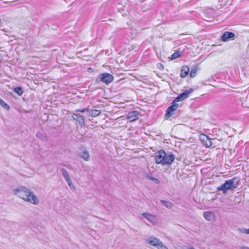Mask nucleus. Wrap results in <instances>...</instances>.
Returning a JSON list of instances; mask_svg holds the SVG:
<instances>
[{
    "label": "nucleus",
    "instance_id": "obj_1",
    "mask_svg": "<svg viewBox=\"0 0 249 249\" xmlns=\"http://www.w3.org/2000/svg\"><path fill=\"white\" fill-rule=\"evenodd\" d=\"M13 192L15 195L18 196L26 201L35 205H37L39 203L37 196L34 194L32 191L26 187H19L14 189Z\"/></svg>",
    "mask_w": 249,
    "mask_h": 249
},
{
    "label": "nucleus",
    "instance_id": "obj_2",
    "mask_svg": "<svg viewBox=\"0 0 249 249\" xmlns=\"http://www.w3.org/2000/svg\"><path fill=\"white\" fill-rule=\"evenodd\" d=\"M155 162L162 165H170L175 159V156L172 154L166 153L164 150H160L155 153Z\"/></svg>",
    "mask_w": 249,
    "mask_h": 249
},
{
    "label": "nucleus",
    "instance_id": "obj_3",
    "mask_svg": "<svg viewBox=\"0 0 249 249\" xmlns=\"http://www.w3.org/2000/svg\"><path fill=\"white\" fill-rule=\"evenodd\" d=\"M114 79L113 75L110 73L105 72L100 74L96 79V82L98 83L100 81L105 83L107 85L110 84Z\"/></svg>",
    "mask_w": 249,
    "mask_h": 249
},
{
    "label": "nucleus",
    "instance_id": "obj_4",
    "mask_svg": "<svg viewBox=\"0 0 249 249\" xmlns=\"http://www.w3.org/2000/svg\"><path fill=\"white\" fill-rule=\"evenodd\" d=\"M233 189V178L226 180L224 184H222L220 187L218 188V191H222L223 194H226L228 190Z\"/></svg>",
    "mask_w": 249,
    "mask_h": 249
},
{
    "label": "nucleus",
    "instance_id": "obj_5",
    "mask_svg": "<svg viewBox=\"0 0 249 249\" xmlns=\"http://www.w3.org/2000/svg\"><path fill=\"white\" fill-rule=\"evenodd\" d=\"M177 102H176L174 100L172 103L171 105L170 106L166 109V113L165 114V117L166 119H168L173 115L175 114V112L178 108L179 105L177 103Z\"/></svg>",
    "mask_w": 249,
    "mask_h": 249
},
{
    "label": "nucleus",
    "instance_id": "obj_6",
    "mask_svg": "<svg viewBox=\"0 0 249 249\" xmlns=\"http://www.w3.org/2000/svg\"><path fill=\"white\" fill-rule=\"evenodd\" d=\"M193 89L192 88L185 90L175 99V101L178 102L185 100L189 97L190 94L193 91Z\"/></svg>",
    "mask_w": 249,
    "mask_h": 249
},
{
    "label": "nucleus",
    "instance_id": "obj_7",
    "mask_svg": "<svg viewBox=\"0 0 249 249\" xmlns=\"http://www.w3.org/2000/svg\"><path fill=\"white\" fill-rule=\"evenodd\" d=\"M140 113L137 111L129 112L126 116V119L130 122H132L139 119Z\"/></svg>",
    "mask_w": 249,
    "mask_h": 249
},
{
    "label": "nucleus",
    "instance_id": "obj_8",
    "mask_svg": "<svg viewBox=\"0 0 249 249\" xmlns=\"http://www.w3.org/2000/svg\"><path fill=\"white\" fill-rule=\"evenodd\" d=\"M233 39V33L231 32H225L221 36V40L223 42H228L230 40Z\"/></svg>",
    "mask_w": 249,
    "mask_h": 249
},
{
    "label": "nucleus",
    "instance_id": "obj_9",
    "mask_svg": "<svg viewBox=\"0 0 249 249\" xmlns=\"http://www.w3.org/2000/svg\"><path fill=\"white\" fill-rule=\"evenodd\" d=\"M142 215L144 218L149 220L153 225L156 224L157 222V219L155 216H154V215H152L148 213H144L142 214Z\"/></svg>",
    "mask_w": 249,
    "mask_h": 249
},
{
    "label": "nucleus",
    "instance_id": "obj_10",
    "mask_svg": "<svg viewBox=\"0 0 249 249\" xmlns=\"http://www.w3.org/2000/svg\"><path fill=\"white\" fill-rule=\"evenodd\" d=\"M146 243L157 248L161 241L158 238L154 237H151L149 239L146 240Z\"/></svg>",
    "mask_w": 249,
    "mask_h": 249
},
{
    "label": "nucleus",
    "instance_id": "obj_11",
    "mask_svg": "<svg viewBox=\"0 0 249 249\" xmlns=\"http://www.w3.org/2000/svg\"><path fill=\"white\" fill-rule=\"evenodd\" d=\"M200 139L203 142V144L204 145H205L206 147H209L212 146V142L206 135H202L200 136Z\"/></svg>",
    "mask_w": 249,
    "mask_h": 249
},
{
    "label": "nucleus",
    "instance_id": "obj_12",
    "mask_svg": "<svg viewBox=\"0 0 249 249\" xmlns=\"http://www.w3.org/2000/svg\"><path fill=\"white\" fill-rule=\"evenodd\" d=\"M72 117V118L78 122L81 126L84 124L85 120L83 116L79 114L74 113Z\"/></svg>",
    "mask_w": 249,
    "mask_h": 249
},
{
    "label": "nucleus",
    "instance_id": "obj_13",
    "mask_svg": "<svg viewBox=\"0 0 249 249\" xmlns=\"http://www.w3.org/2000/svg\"><path fill=\"white\" fill-rule=\"evenodd\" d=\"M62 175L65 178V180L67 182L68 185L71 186L72 184L69 175L67 172V171L65 169H62Z\"/></svg>",
    "mask_w": 249,
    "mask_h": 249
},
{
    "label": "nucleus",
    "instance_id": "obj_14",
    "mask_svg": "<svg viewBox=\"0 0 249 249\" xmlns=\"http://www.w3.org/2000/svg\"><path fill=\"white\" fill-rule=\"evenodd\" d=\"M190 71L189 68L187 66H183L180 70V76L184 78L186 77L189 73Z\"/></svg>",
    "mask_w": 249,
    "mask_h": 249
},
{
    "label": "nucleus",
    "instance_id": "obj_15",
    "mask_svg": "<svg viewBox=\"0 0 249 249\" xmlns=\"http://www.w3.org/2000/svg\"><path fill=\"white\" fill-rule=\"evenodd\" d=\"M203 216L206 219L209 221L213 220L214 217V213L213 212L209 211L204 212Z\"/></svg>",
    "mask_w": 249,
    "mask_h": 249
},
{
    "label": "nucleus",
    "instance_id": "obj_16",
    "mask_svg": "<svg viewBox=\"0 0 249 249\" xmlns=\"http://www.w3.org/2000/svg\"><path fill=\"white\" fill-rule=\"evenodd\" d=\"M80 157L86 161L89 160L90 157L89 153L87 150H84L80 154Z\"/></svg>",
    "mask_w": 249,
    "mask_h": 249
},
{
    "label": "nucleus",
    "instance_id": "obj_17",
    "mask_svg": "<svg viewBox=\"0 0 249 249\" xmlns=\"http://www.w3.org/2000/svg\"><path fill=\"white\" fill-rule=\"evenodd\" d=\"M234 196V204L240 203L242 201L241 193L237 192Z\"/></svg>",
    "mask_w": 249,
    "mask_h": 249
},
{
    "label": "nucleus",
    "instance_id": "obj_18",
    "mask_svg": "<svg viewBox=\"0 0 249 249\" xmlns=\"http://www.w3.org/2000/svg\"><path fill=\"white\" fill-rule=\"evenodd\" d=\"M100 113V111L99 110H92L90 111V113L88 115V116L91 117H95L99 115Z\"/></svg>",
    "mask_w": 249,
    "mask_h": 249
},
{
    "label": "nucleus",
    "instance_id": "obj_19",
    "mask_svg": "<svg viewBox=\"0 0 249 249\" xmlns=\"http://www.w3.org/2000/svg\"><path fill=\"white\" fill-rule=\"evenodd\" d=\"M161 203L165 207L168 209H171L173 207V204L168 201L161 200H160Z\"/></svg>",
    "mask_w": 249,
    "mask_h": 249
},
{
    "label": "nucleus",
    "instance_id": "obj_20",
    "mask_svg": "<svg viewBox=\"0 0 249 249\" xmlns=\"http://www.w3.org/2000/svg\"><path fill=\"white\" fill-rule=\"evenodd\" d=\"M182 53V52H180L179 51H176L172 54L171 59L173 60L179 57L181 55Z\"/></svg>",
    "mask_w": 249,
    "mask_h": 249
},
{
    "label": "nucleus",
    "instance_id": "obj_21",
    "mask_svg": "<svg viewBox=\"0 0 249 249\" xmlns=\"http://www.w3.org/2000/svg\"><path fill=\"white\" fill-rule=\"evenodd\" d=\"M0 105L4 109L7 110H9L10 109V106L6 103L3 100L0 98Z\"/></svg>",
    "mask_w": 249,
    "mask_h": 249
},
{
    "label": "nucleus",
    "instance_id": "obj_22",
    "mask_svg": "<svg viewBox=\"0 0 249 249\" xmlns=\"http://www.w3.org/2000/svg\"><path fill=\"white\" fill-rule=\"evenodd\" d=\"M14 91L19 96H21L23 94V90L21 87H16L14 89Z\"/></svg>",
    "mask_w": 249,
    "mask_h": 249
},
{
    "label": "nucleus",
    "instance_id": "obj_23",
    "mask_svg": "<svg viewBox=\"0 0 249 249\" xmlns=\"http://www.w3.org/2000/svg\"><path fill=\"white\" fill-rule=\"evenodd\" d=\"M197 70L194 68L192 69L190 71V75L191 77H194L196 75Z\"/></svg>",
    "mask_w": 249,
    "mask_h": 249
},
{
    "label": "nucleus",
    "instance_id": "obj_24",
    "mask_svg": "<svg viewBox=\"0 0 249 249\" xmlns=\"http://www.w3.org/2000/svg\"><path fill=\"white\" fill-rule=\"evenodd\" d=\"M157 248L158 249H168L167 247L165 246L162 242L160 243Z\"/></svg>",
    "mask_w": 249,
    "mask_h": 249
},
{
    "label": "nucleus",
    "instance_id": "obj_25",
    "mask_svg": "<svg viewBox=\"0 0 249 249\" xmlns=\"http://www.w3.org/2000/svg\"><path fill=\"white\" fill-rule=\"evenodd\" d=\"M89 108H83V109H76L75 110L76 112H82V113H84V112H85L86 111H89Z\"/></svg>",
    "mask_w": 249,
    "mask_h": 249
},
{
    "label": "nucleus",
    "instance_id": "obj_26",
    "mask_svg": "<svg viewBox=\"0 0 249 249\" xmlns=\"http://www.w3.org/2000/svg\"><path fill=\"white\" fill-rule=\"evenodd\" d=\"M36 137L38 138H39V139H41L42 140H44L45 139V137L43 136L42 134L40 133H37L36 134Z\"/></svg>",
    "mask_w": 249,
    "mask_h": 249
},
{
    "label": "nucleus",
    "instance_id": "obj_27",
    "mask_svg": "<svg viewBox=\"0 0 249 249\" xmlns=\"http://www.w3.org/2000/svg\"><path fill=\"white\" fill-rule=\"evenodd\" d=\"M241 232H242V233H246V234H249V229H241L240 230Z\"/></svg>",
    "mask_w": 249,
    "mask_h": 249
},
{
    "label": "nucleus",
    "instance_id": "obj_28",
    "mask_svg": "<svg viewBox=\"0 0 249 249\" xmlns=\"http://www.w3.org/2000/svg\"><path fill=\"white\" fill-rule=\"evenodd\" d=\"M150 179L153 181H154L156 183H159L160 180L155 178V177H150Z\"/></svg>",
    "mask_w": 249,
    "mask_h": 249
},
{
    "label": "nucleus",
    "instance_id": "obj_29",
    "mask_svg": "<svg viewBox=\"0 0 249 249\" xmlns=\"http://www.w3.org/2000/svg\"><path fill=\"white\" fill-rule=\"evenodd\" d=\"M237 166H239V167L238 169H236L235 170H234V172L237 171L238 169H240V166H241L240 165H236V167H237Z\"/></svg>",
    "mask_w": 249,
    "mask_h": 249
},
{
    "label": "nucleus",
    "instance_id": "obj_30",
    "mask_svg": "<svg viewBox=\"0 0 249 249\" xmlns=\"http://www.w3.org/2000/svg\"><path fill=\"white\" fill-rule=\"evenodd\" d=\"M2 60V57L1 55L0 54V63L1 62Z\"/></svg>",
    "mask_w": 249,
    "mask_h": 249
},
{
    "label": "nucleus",
    "instance_id": "obj_31",
    "mask_svg": "<svg viewBox=\"0 0 249 249\" xmlns=\"http://www.w3.org/2000/svg\"><path fill=\"white\" fill-rule=\"evenodd\" d=\"M244 249H249V248L248 247H245Z\"/></svg>",
    "mask_w": 249,
    "mask_h": 249
},
{
    "label": "nucleus",
    "instance_id": "obj_32",
    "mask_svg": "<svg viewBox=\"0 0 249 249\" xmlns=\"http://www.w3.org/2000/svg\"><path fill=\"white\" fill-rule=\"evenodd\" d=\"M234 181H236V178L234 177Z\"/></svg>",
    "mask_w": 249,
    "mask_h": 249
},
{
    "label": "nucleus",
    "instance_id": "obj_33",
    "mask_svg": "<svg viewBox=\"0 0 249 249\" xmlns=\"http://www.w3.org/2000/svg\"><path fill=\"white\" fill-rule=\"evenodd\" d=\"M160 66H161L162 68L163 69V67L162 66V65L161 64H160Z\"/></svg>",
    "mask_w": 249,
    "mask_h": 249
},
{
    "label": "nucleus",
    "instance_id": "obj_34",
    "mask_svg": "<svg viewBox=\"0 0 249 249\" xmlns=\"http://www.w3.org/2000/svg\"><path fill=\"white\" fill-rule=\"evenodd\" d=\"M14 2H15L14 1H13L11 2V3H14Z\"/></svg>",
    "mask_w": 249,
    "mask_h": 249
},
{
    "label": "nucleus",
    "instance_id": "obj_35",
    "mask_svg": "<svg viewBox=\"0 0 249 249\" xmlns=\"http://www.w3.org/2000/svg\"><path fill=\"white\" fill-rule=\"evenodd\" d=\"M241 168H242V169H243V166H242V167H241Z\"/></svg>",
    "mask_w": 249,
    "mask_h": 249
}]
</instances>
